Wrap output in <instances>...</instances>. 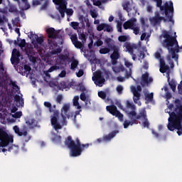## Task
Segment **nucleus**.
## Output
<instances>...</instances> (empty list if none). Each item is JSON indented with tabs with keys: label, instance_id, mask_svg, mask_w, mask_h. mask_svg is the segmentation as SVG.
Returning a JSON list of instances; mask_svg holds the SVG:
<instances>
[{
	"label": "nucleus",
	"instance_id": "obj_1",
	"mask_svg": "<svg viewBox=\"0 0 182 182\" xmlns=\"http://www.w3.org/2000/svg\"><path fill=\"white\" fill-rule=\"evenodd\" d=\"M8 85L12 87L14 90H16V92L19 90V86L16 85V82L13 81L8 75L6 68L4 67V63L0 62V100H4L6 103H12L14 99V102L22 106L23 100L18 95L14 97L12 90H8Z\"/></svg>",
	"mask_w": 182,
	"mask_h": 182
},
{
	"label": "nucleus",
	"instance_id": "obj_2",
	"mask_svg": "<svg viewBox=\"0 0 182 182\" xmlns=\"http://www.w3.org/2000/svg\"><path fill=\"white\" fill-rule=\"evenodd\" d=\"M169 118L168 119V125L167 127L170 132H174V129H176L177 134L181 136L182 134V105L178 107V112H169Z\"/></svg>",
	"mask_w": 182,
	"mask_h": 182
},
{
	"label": "nucleus",
	"instance_id": "obj_3",
	"mask_svg": "<svg viewBox=\"0 0 182 182\" xmlns=\"http://www.w3.org/2000/svg\"><path fill=\"white\" fill-rule=\"evenodd\" d=\"M65 146L70 149L72 157H79L85 149H89V144H82L79 138H76L75 141L72 139L71 136H68L65 141Z\"/></svg>",
	"mask_w": 182,
	"mask_h": 182
},
{
	"label": "nucleus",
	"instance_id": "obj_4",
	"mask_svg": "<svg viewBox=\"0 0 182 182\" xmlns=\"http://www.w3.org/2000/svg\"><path fill=\"white\" fill-rule=\"evenodd\" d=\"M59 31H56L54 28H48L46 30L48 34V43L51 49V55H58L62 52V48L58 46V43L55 40L59 39Z\"/></svg>",
	"mask_w": 182,
	"mask_h": 182
},
{
	"label": "nucleus",
	"instance_id": "obj_5",
	"mask_svg": "<svg viewBox=\"0 0 182 182\" xmlns=\"http://www.w3.org/2000/svg\"><path fill=\"white\" fill-rule=\"evenodd\" d=\"M154 2H156L157 8H159L162 14H165L166 17L168 19V22H172L174 23V20H173V14H174V6H173V1H170L166 2L164 6L163 0H154Z\"/></svg>",
	"mask_w": 182,
	"mask_h": 182
},
{
	"label": "nucleus",
	"instance_id": "obj_6",
	"mask_svg": "<svg viewBox=\"0 0 182 182\" xmlns=\"http://www.w3.org/2000/svg\"><path fill=\"white\" fill-rule=\"evenodd\" d=\"M105 43L107 47L113 50V53L110 55L112 64L117 65V60L120 58V48L113 43V40L110 38L105 39Z\"/></svg>",
	"mask_w": 182,
	"mask_h": 182
},
{
	"label": "nucleus",
	"instance_id": "obj_7",
	"mask_svg": "<svg viewBox=\"0 0 182 182\" xmlns=\"http://www.w3.org/2000/svg\"><path fill=\"white\" fill-rule=\"evenodd\" d=\"M10 143H14V137L8 134L5 127L0 128V147H7Z\"/></svg>",
	"mask_w": 182,
	"mask_h": 182
},
{
	"label": "nucleus",
	"instance_id": "obj_8",
	"mask_svg": "<svg viewBox=\"0 0 182 182\" xmlns=\"http://www.w3.org/2000/svg\"><path fill=\"white\" fill-rule=\"evenodd\" d=\"M14 45L19 46L21 48V50L23 52H25L26 55L28 56H31V55H35L36 52L33 49V47H32V45L27 44L26 45V40L22 39L21 40V42L19 43V39L17 41H14Z\"/></svg>",
	"mask_w": 182,
	"mask_h": 182
},
{
	"label": "nucleus",
	"instance_id": "obj_9",
	"mask_svg": "<svg viewBox=\"0 0 182 182\" xmlns=\"http://www.w3.org/2000/svg\"><path fill=\"white\" fill-rule=\"evenodd\" d=\"M14 133L19 136V137H24V141L28 143L31 140V136L28 135V127L26 126H23L22 129H19L18 126H14L13 127Z\"/></svg>",
	"mask_w": 182,
	"mask_h": 182
},
{
	"label": "nucleus",
	"instance_id": "obj_10",
	"mask_svg": "<svg viewBox=\"0 0 182 182\" xmlns=\"http://www.w3.org/2000/svg\"><path fill=\"white\" fill-rule=\"evenodd\" d=\"M128 117H129L131 121L126 119L124 122V129H127L129 126H133V124H139V121L134 119V116H136V111L132 110L127 114Z\"/></svg>",
	"mask_w": 182,
	"mask_h": 182
},
{
	"label": "nucleus",
	"instance_id": "obj_11",
	"mask_svg": "<svg viewBox=\"0 0 182 182\" xmlns=\"http://www.w3.org/2000/svg\"><path fill=\"white\" fill-rule=\"evenodd\" d=\"M92 80L95 84L97 85V86H100V87H102V86H103V83L106 82L102 72L96 73L95 77H92Z\"/></svg>",
	"mask_w": 182,
	"mask_h": 182
},
{
	"label": "nucleus",
	"instance_id": "obj_12",
	"mask_svg": "<svg viewBox=\"0 0 182 182\" xmlns=\"http://www.w3.org/2000/svg\"><path fill=\"white\" fill-rule=\"evenodd\" d=\"M21 58V53L18 49L14 48L13 51L11 53V65H19V62H21V60L19 59Z\"/></svg>",
	"mask_w": 182,
	"mask_h": 182
},
{
	"label": "nucleus",
	"instance_id": "obj_13",
	"mask_svg": "<svg viewBox=\"0 0 182 182\" xmlns=\"http://www.w3.org/2000/svg\"><path fill=\"white\" fill-rule=\"evenodd\" d=\"M53 2L55 5H58V11L60 14H64L66 12L68 0H53Z\"/></svg>",
	"mask_w": 182,
	"mask_h": 182
},
{
	"label": "nucleus",
	"instance_id": "obj_14",
	"mask_svg": "<svg viewBox=\"0 0 182 182\" xmlns=\"http://www.w3.org/2000/svg\"><path fill=\"white\" fill-rule=\"evenodd\" d=\"M119 133V130L112 131L109 134L103 136L102 138L97 139V143H102V141H110L112 139H114Z\"/></svg>",
	"mask_w": 182,
	"mask_h": 182
},
{
	"label": "nucleus",
	"instance_id": "obj_15",
	"mask_svg": "<svg viewBox=\"0 0 182 182\" xmlns=\"http://www.w3.org/2000/svg\"><path fill=\"white\" fill-rule=\"evenodd\" d=\"M43 1L44 3L42 4ZM31 5L32 6H39V5H41L40 11H46L48 9V6H49V0H33Z\"/></svg>",
	"mask_w": 182,
	"mask_h": 182
},
{
	"label": "nucleus",
	"instance_id": "obj_16",
	"mask_svg": "<svg viewBox=\"0 0 182 182\" xmlns=\"http://www.w3.org/2000/svg\"><path fill=\"white\" fill-rule=\"evenodd\" d=\"M61 116H66L68 119L73 117V112H70V105L64 104L61 109Z\"/></svg>",
	"mask_w": 182,
	"mask_h": 182
},
{
	"label": "nucleus",
	"instance_id": "obj_17",
	"mask_svg": "<svg viewBox=\"0 0 182 182\" xmlns=\"http://www.w3.org/2000/svg\"><path fill=\"white\" fill-rule=\"evenodd\" d=\"M161 18V16H160V12L156 11L154 12V16L150 18L149 21L151 23L155 26L156 25H160Z\"/></svg>",
	"mask_w": 182,
	"mask_h": 182
},
{
	"label": "nucleus",
	"instance_id": "obj_18",
	"mask_svg": "<svg viewBox=\"0 0 182 182\" xmlns=\"http://www.w3.org/2000/svg\"><path fill=\"white\" fill-rule=\"evenodd\" d=\"M124 48H125L126 52H127L129 55H133L134 53V49H137V45L132 44L129 42H125L124 44Z\"/></svg>",
	"mask_w": 182,
	"mask_h": 182
},
{
	"label": "nucleus",
	"instance_id": "obj_19",
	"mask_svg": "<svg viewBox=\"0 0 182 182\" xmlns=\"http://www.w3.org/2000/svg\"><path fill=\"white\" fill-rule=\"evenodd\" d=\"M153 82V78L149 77V73H145L141 75V86L144 87L146 85H149V83Z\"/></svg>",
	"mask_w": 182,
	"mask_h": 182
},
{
	"label": "nucleus",
	"instance_id": "obj_20",
	"mask_svg": "<svg viewBox=\"0 0 182 182\" xmlns=\"http://www.w3.org/2000/svg\"><path fill=\"white\" fill-rule=\"evenodd\" d=\"M137 20L136 18H131L129 20H128L127 21H126L125 23H124V29L127 30V29H132V28L136 25V21Z\"/></svg>",
	"mask_w": 182,
	"mask_h": 182
},
{
	"label": "nucleus",
	"instance_id": "obj_21",
	"mask_svg": "<svg viewBox=\"0 0 182 182\" xmlns=\"http://www.w3.org/2000/svg\"><path fill=\"white\" fill-rule=\"evenodd\" d=\"M21 1L23 4H24V6H19L21 11H20V14L21 16H24L25 13L23 12V11H28V9H30L31 4H29V2L28 1V0H21Z\"/></svg>",
	"mask_w": 182,
	"mask_h": 182
},
{
	"label": "nucleus",
	"instance_id": "obj_22",
	"mask_svg": "<svg viewBox=\"0 0 182 182\" xmlns=\"http://www.w3.org/2000/svg\"><path fill=\"white\" fill-rule=\"evenodd\" d=\"M131 90L133 94L134 103L137 104L139 100H140V97H141V94H140V92H138L136 87H133Z\"/></svg>",
	"mask_w": 182,
	"mask_h": 182
},
{
	"label": "nucleus",
	"instance_id": "obj_23",
	"mask_svg": "<svg viewBox=\"0 0 182 182\" xmlns=\"http://www.w3.org/2000/svg\"><path fill=\"white\" fill-rule=\"evenodd\" d=\"M141 117H143L144 119L147 118V112L144 109L141 110L138 115L137 112H136V116L134 117V119L135 120H139Z\"/></svg>",
	"mask_w": 182,
	"mask_h": 182
},
{
	"label": "nucleus",
	"instance_id": "obj_24",
	"mask_svg": "<svg viewBox=\"0 0 182 182\" xmlns=\"http://www.w3.org/2000/svg\"><path fill=\"white\" fill-rule=\"evenodd\" d=\"M32 70V68L30 67L29 65H24L23 68H22L21 75L22 76H28L29 73H31V71Z\"/></svg>",
	"mask_w": 182,
	"mask_h": 182
},
{
	"label": "nucleus",
	"instance_id": "obj_25",
	"mask_svg": "<svg viewBox=\"0 0 182 182\" xmlns=\"http://www.w3.org/2000/svg\"><path fill=\"white\" fill-rule=\"evenodd\" d=\"M106 109L110 114H112V116H116L117 113L119 112V110H117V107L115 105L107 106Z\"/></svg>",
	"mask_w": 182,
	"mask_h": 182
},
{
	"label": "nucleus",
	"instance_id": "obj_26",
	"mask_svg": "<svg viewBox=\"0 0 182 182\" xmlns=\"http://www.w3.org/2000/svg\"><path fill=\"white\" fill-rule=\"evenodd\" d=\"M31 36L36 40L34 42L37 45H42L43 43V37H39L38 34H33L32 33H31Z\"/></svg>",
	"mask_w": 182,
	"mask_h": 182
},
{
	"label": "nucleus",
	"instance_id": "obj_27",
	"mask_svg": "<svg viewBox=\"0 0 182 182\" xmlns=\"http://www.w3.org/2000/svg\"><path fill=\"white\" fill-rule=\"evenodd\" d=\"M168 85L170 86L171 89H172L173 92H176V89L177 87V82L176 81V80H171L170 81V76H168Z\"/></svg>",
	"mask_w": 182,
	"mask_h": 182
},
{
	"label": "nucleus",
	"instance_id": "obj_28",
	"mask_svg": "<svg viewBox=\"0 0 182 182\" xmlns=\"http://www.w3.org/2000/svg\"><path fill=\"white\" fill-rule=\"evenodd\" d=\"M27 126L30 129H34V127H36V120L33 119H29L26 122Z\"/></svg>",
	"mask_w": 182,
	"mask_h": 182
},
{
	"label": "nucleus",
	"instance_id": "obj_29",
	"mask_svg": "<svg viewBox=\"0 0 182 182\" xmlns=\"http://www.w3.org/2000/svg\"><path fill=\"white\" fill-rule=\"evenodd\" d=\"M8 6H9V12H10L11 14H14V13L18 14V12H19V11H18V8L15 4L9 3Z\"/></svg>",
	"mask_w": 182,
	"mask_h": 182
},
{
	"label": "nucleus",
	"instance_id": "obj_30",
	"mask_svg": "<svg viewBox=\"0 0 182 182\" xmlns=\"http://www.w3.org/2000/svg\"><path fill=\"white\" fill-rule=\"evenodd\" d=\"M59 117V111H55L53 116L51 117V124L53 126L58 123V117Z\"/></svg>",
	"mask_w": 182,
	"mask_h": 182
},
{
	"label": "nucleus",
	"instance_id": "obj_31",
	"mask_svg": "<svg viewBox=\"0 0 182 182\" xmlns=\"http://www.w3.org/2000/svg\"><path fill=\"white\" fill-rule=\"evenodd\" d=\"M112 69L115 73H120V72H124L125 70L124 66L123 65L113 67Z\"/></svg>",
	"mask_w": 182,
	"mask_h": 182
},
{
	"label": "nucleus",
	"instance_id": "obj_32",
	"mask_svg": "<svg viewBox=\"0 0 182 182\" xmlns=\"http://www.w3.org/2000/svg\"><path fill=\"white\" fill-rule=\"evenodd\" d=\"M73 106L77 107V109H82V106L79 104V96H75L73 100Z\"/></svg>",
	"mask_w": 182,
	"mask_h": 182
},
{
	"label": "nucleus",
	"instance_id": "obj_33",
	"mask_svg": "<svg viewBox=\"0 0 182 182\" xmlns=\"http://www.w3.org/2000/svg\"><path fill=\"white\" fill-rule=\"evenodd\" d=\"M110 50H112V48L109 47L102 48L100 50V53L101 55H107V53H110Z\"/></svg>",
	"mask_w": 182,
	"mask_h": 182
},
{
	"label": "nucleus",
	"instance_id": "obj_34",
	"mask_svg": "<svg viewBox=\"0 0 182 182\" xmlns=\"http://www.w3.org/2000/svg\"><path fill=\"white\" fill-rule=\"evenodd\" d=\"M159 70L161 73H166L167 70H170V67L165 64V65L160 66Z\"/></svg>",
	"mask_w": 182,
	"mask_h": 182
},
{
	"label": "nucleus",
	"instance_id": "obj_35",
	"mask_svg": "<svg viewBox=\"0 0 182 182\" xmlns=\"http://www.w3.org/2000/svg\"><path fill=\"white\" fill-rule=\"evenodd\" d=\"M154 96V94L153 92L147 94L145 96V100H146V102H153Z\"/></svg>",
	"mask_w": 182,
	"mask_h": 182
},
{
	"label": "nucleus",
	"instance_id": "obj_36",
	"mask_svg": "<svg viewBox=\"0 0 182 182\" xmlns=\"http://www.w3.org/2000/svg\"><path fill=\"white\" fill-rule=\"evenodd\" d=\"M58 59H60V60H61L60 62L65 63V60H68L69 59V55H63V54H60L58 56Z\"/></svg>",
	"mask_w": 182,
	"mask_h": 182
},
{
	"label": "nucleus",
	"instance_id": "obj_37",
	"mask_svg": "<svg viewBox=\"0 0 182 182\" xmlns=\"http://www.w3.org/2000/svg\"><path fill=\"white\" fill-rule=\"evenodd\" d=\"M77 65H79V61L77 60H74L71 63V68L72 70H75L76 68H77Z\"/></svg>",
	"mask_w": 182,
	"mask_h": 182
},
{
	"label": "nucleus",
	"instance_id": "obj_38",
	"mask_svg": "<svg viewBox=\"0 0 182 182\" xmlns=\"http://www.w3.org/2000/svg\"><path fill=\"white\" fill-rule=\"evenodd\" d=\"M44 106H45L46 107H48V110H49V112H50V113H52V112H55V109H53L52 108V104H51L50 102H44Z\"/></svg>",
	"mask_w": 182,
	"mask_h": 182
},
{
	"label": "nucleus",
	"instance_id": "obj_39",
	"mask_svg": "<svg viewBox=\"0 0 182 182\" xmlns=\"http://www.w3.org/2000/svg\"><path fill=\"white\" fill-rule=\"evenodd\" d=\"M166 60L168 62H171L170 63L171 68V69H173V68H174V62H173V55H168L166 56Z\"/></svg>",
	"mask_w": 182,
	"mask_h": 182
},
{
	"label": "nucleus",
	"instance_id": "obj_40",
	"mask_svg": "<svg viewBox=\"0 0 182 182\" xmlns=\"http://www.w3.org/2000/svg\"><path fill=\"white\" fill-rule=\"evenodd\" d=\"M52 140L55 143H60V141H62V136L55 134L54 137L52 138Z\"/></svg>",
	"mask_w": 182,
	"mask_h": 182
},
{
	"label": "nucleus",
	"instance_id": "obj_41",
	"mask_svg": "<svg viewBox=\"0 0 182 182\" xmlns=\"http://www.w3.org/2000/svg\"><path fill=\"white\" fill-rule=\"evenodd\" d=\"M132 31H134V35H139L140 33V27H139L137 25H134L132 28H131Z\"/></svg>",
	"mask_w": 182,
	"mask_h": 182
},
{
	"label": "nucleus",
	"instance_id": "obj_42",
	"mask_svg": "<svg viewBox=\"0 0 182 182\" xmlns=\"http://www.w3.org/2000/svg\"><path fill=\"white\" fill-rule=\"evenodd\" d=\"M59 69H60V66L58 65H54L48 69V72H50L52 73V72H55V70H59Z\"/></svg>",
	"mask_w": 182,
	"mask_h": 182
},
{
	"label": "nucleus",
	"instance_id": "obj_43",
	"mask_svg": "<svg viewBox=\"0 0 182 182\" xmlns=\"http://www.w3.org/2000/svg\"><path fill=\"white\" fill-rule=\"evenodd\" d=\"M105 26H106V23H102L97 26V31H98V32H102V31H105Z\"/></svg>",
	"mask_w": 182,
	"mask_h": 182
},
{
	"label": "nucleus",
	"instance_id": "obj_44",
	"mask_svg": "<svg viewBox=\"0 0 182 182\" xmlns=\"http://www.w3.org/2000/svg\"><path fill=\"white\" fill-rule=\"evenodd\" d=\"M70 26L75 31H77V28H79V23L76 21H72L70 23Z\"/></svg>",
	"mask_w": 182,
	"mask_h": 182
},
{
	"label": "nucleus",
	"instance_id": "obj_45",
	"mask_svg": "<svg viewBox=\"0 0 182 182\" xmlns=\"http://www.w3.org/2000/svg\"><path fill=\"white\" fill-rule=\"evenodd\" d=\"M112 31H113V28L112 27V26L107 23H105L104 32H112Z\"/></svg>",
	"mask_w": 182,
	"mask_h": 182
},
{
	"label": "nucleus",
	"instance_id": "obj_46",
	"mask_svg": "<svg viewBox=\"0 0 182 182\" xmlns=\"http://www.w3.org/2000/svg\"><path fill=\"white\" fill-rule=\"evenodd\" d=\"M78 38L82 42H86V35L83 33H78Z\"/></svg>",
	"mask_w": 182,
	"mask_h": 182
},
{
	"label": "nucleus",
	"instance_id": "obj_47",
	"mask_svg": "<svg viewBox=\"0 0 182 182\" xmlns=\"http://www.w3.org/2000/svg\"><path fill=\"white\" fill-rule=\"evenodd\" d=\"M22 117V112H17L16 113H14V114H12V117H14V119H21V117Z\"/></svg>",
	"mask_w": 182,
	"mask_h": 182
},
{
	"label": "nucleus",
	"instance_id": "obj_48",
	"mask_svg": "<svg viewBox=\"0 0 182 182\" xmlns=\"http://www.w3.org/2000/svg\"><path fill=\"white\" fill-rule=\"evenodd\" d=\"M14 147H15L14 145H11V146H9L8 148V149H6L5 148H3V149L0 148V151H2L3 153H5V151H12V150L14 149Z\"/></svg>",
	"mask_w": 182,
	"mask_h": 182
},
{
	"label": "nucleus",
	"instance_id": "obj_49",
	"mask_svg": "<svg viewBox=\"0 0 182 182\" xmlns=\"http://www.w3.org/2000/svg\"><path fill=\"white\" fill-rule=\"evenodd\" d=\"M8 22V18L6 16H3L1 18L0 17V25H4V23Z\"/></svg>",
	"mask_w": 182,
	"mask_h": 182
},
{
	"label": "nucleus",
	"instance_id": "obj_50",
	"mask_svg": "<svg viewBox=\"0 0 182 182\" xmlns=\"http://www.w3.org/2000/svg\"><path fill=\"white\" fill-rule=\"evenodd\" d=\"M127 107L128 109H132V110H134V109H136V106L132 102H129V101H127Z\"/></svg>",
	"mask_w": 182,
	"mask_h": 182
},
{
	"label": "nucleus",
	"instance_id": "obj_51",
	"mask_svg": "<svg viewBox=\"0 0 182 182\" xmlns=\"http://www.w3.org/2000/svg\"><path fill=\"white\" fill-rule=\"evenodd\" d=\"M0 120H1V122L3 124H5V123H6V115H4L1 113H0Z\"/></svg>",
	"mask_w": 182,
	"mask_h": 182
},
{
	"label": "nucleus",
	"instance_id": "obj_52",
	"mask_svg": "<svg viewBox=\"0 0 182 182\" xmlns=\"http://www.w3.org/2000/svg\"><path fill=\"white\" fill-rule=\"evenodd\" d=\"M98 96L101 99L105 100V99H106V92H105V91H100V92H98Z\"/></svg>",
	"mask_w": 182,
	"mask_h": 182
},
{
	"label": "nucleus",
	"instance_id": "obj_53",
	"mask_svg": "<svg viewBox=\"0 0 182 182\" xmlns=\"http://www.w3.org/2000/svg\"><path fill=\"white\" fill-rule=\"evenodd\" d=\"M74 46H75L76 48H77L78 49H80L82 48L83 44L82 43V42L77 41V42L73 43Z\"/></svg>",
	"mask_w": 182,
	"mask_h": 182
},
{
	"label": "nucleus",
	"instance_id": "obj_54",
	"mask_svg": "<svg viewBox=\"0 0 182 182\" xmlns=\"http://www.w3.org/2000/svg\"><path fill=\"white\" fill-rule=\"evenodd\" d=\"M71 41L73 42V44L75 43V42L77 41V35L73 34L70 36Z\"/></svg>",
	"mask_w": 182,
	"mask_h": 182
},
{
	"label": "nucleus",
	"instance_id": "obj_55",
	"mask_svg": "<svg viewBox=\"0 0 182 182\" xmlns=\"http://www.w3.org/2000/svg\"><path fill=\"white\" fill-rule=\"evenodd\" d=\"M63 100V95H57V97H56L57 103H59L60 105V103H62Z\"/></svg>",
	"mask_w": 182,
	"mask_h": 182
},
{
	"label": "nucleus",
	"instance_id": "obj_56",
	"mask_svg": "<svg viewBox=\"0 0 182 182\" xmlns=\"http://www.w3.org/2000/svg\"><path fill=\"white\" fill-rule=\"evenodd\" d=\"M144 122H143L144 127H150V123L149 122V119L147 118L144 119Z\"/></svg>",
	"mask_w": 182,
	"mask_h": 182
},
{
	"label": "nucleus",
	"instance_id": "obj_57",
	"mask_svg": "<svg viewBox=\"0 0 182 182\" xmlns=\"http://www.w3.org/2000/svg\"><path fill=\"white\" fill-rule=\"evenodd\" d=\"M118 41L119 42H126V41H127V36H119L118 37Z\"/></svg>",
	"mask_w": 182,
	"mask_h": 182
},
{
	"label": "nucleus",
	"instance_id": "obj_58",
	"mask_svg": "<svg viewBox=\"0 0 182 182\" xmlns=\"http://www.w3.org/2000/svg\"><path fill=\"white\" fill-rule=\"evenodd\" d=\"M116 117H118L119 120L120 122H123V114H122L121 112H119V111H118L117 112V114H115Z\"/></svg>",
	"mask_w": 182,
	"mask_h": 182
},
{
	"label": "nucleus",
	"instance_id": "obj_59",
	"mask_svg": "<svg viewBox=\"0 0 182 182\" xmlns=\"http://www.w3.org/2000/svg\"><path fill=\"white\" fill-rule=\"evenodd\" d=\"M83 75H85V72L82 69L79 70L78 72L76 73L77 77H82Z\"/></svg>",
	"mask_w": 182,
	"mask_h": 182
},
{
	"label": "nucleus",
	"instance_id": "obj_60",
	"mask_svg": "<svg viewBox=\"0 0 182 182\" xmlns=\"http://www.w3.org/2000/svg\"><path fill=\"white\" fill-rule=\"evenodd\" d=\"M80 99L82 102H86V100L87 99V97H86V94H85V92H82L80 95Z\"/></svg>",
	"mask_w": 182,
	"mask_h": 182
},
{
	"label": "nucleus",
	"instance_id": "obj_61",
	"mask_svg": "<svg viewBox=\"0 0 182 182\" xmlns=\"http://www.w3.org/2000/svg\"><path fill=\"white\" fill-rule=\"evenodd\" d=\"M53 126L55 130H60V129H62V125H60V124H59V122L54 124Z\"/></svg>",
	"mask_w": 182,
	"mask_h": 182
},
{
	"label": "nucleus",
	"instance_id": "obj_62",
	"mask_svg": "<svg viewBox=\"0 0 182 182\" xmlns=\"http://www.w3.org/2000/svg\"><path fill=\"white\" fill-rule=\"evenodd\" d=\"M28 58L30 62H33V63H36V57H35V55H28Z\"/></svg>",
	"mask_w": 182,
	"mask_h": 182
},
{
	"label": "nucleus",
	"instance_id": "obj_63",
	"mask_svg": "<svg viewBox=\"0 0 182 182\" xmlns=\"http://www.w3.org/2000/svg\"><path fill=\"white\" fill-rule=\"evenodd\" d=\"M65 13H66V14H67L68 16H72V15H73V9H68L65 11Z\"/></svg>",
	"mask_w": 182,
	"mask_h": 182
},
{
	"label": "nucleus",
	"instance_id": "obj_64",
	"mask_svg": "<svg viewBox=\"0 0 182 182\" xmlns=\"http://www.w3.org/2000/svg\"><path fill=\"white\" fill-rule=\"evenodd\" d=\"M117 92L118 93H119V95H122V92H123V86H122V85H118V86L117 87Z\"/></svg>",
	"mask_w": 182,
	"mask_h": 182
}]
</instances>
